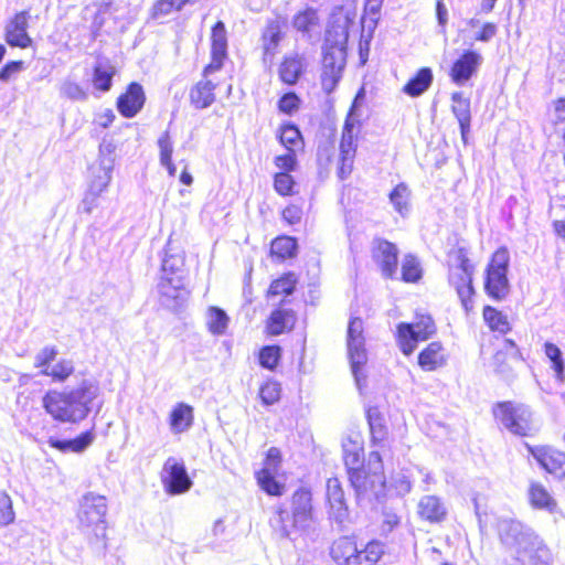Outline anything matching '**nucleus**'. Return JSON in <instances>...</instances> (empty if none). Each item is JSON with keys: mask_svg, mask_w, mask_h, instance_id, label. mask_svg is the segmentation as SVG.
<instances>
[{"mask_svg": "<svg viewBox=\"0 0 565 565\" xmlns=\"http://www.w3.org/2000/svg\"><path fill=\"white\" fill-rule=\"evenodd\" d=\"M113 161L110 159L100 160L98 172L89 185V190L84 196L81 209L83 212L90 214L97 206L99 195L107 189L111 181Z\"/></svg>", "mask_w": 565, "mask_h": 565, "instance_id": "obj_14", "label": "nucleus"}, {"mask_svg": "<svg viewBox=\"0 0 565 565\" xmlns=\"http://www.w3.org/2000/svg\"><path fill=\"white\" fill-rule=\"evenodd\" d=\"M436 332L433 318L417 313L413 323L402 322L397 326V343L405 355H411L419 341H426Z\"/></svg>", "mask_w": 565, "mask_h": 565, "instance_id": "obj_6", "label": "nucleus"}, {"mask_svg": "<svg viewBox=\"0 0 565 565\" xmlns=\"http://www.w3.org/2000/svg\"><path fill=\"white\" fill-rule=\"evenodd\" d=\"M275 473L271 471H259L257 480L260 488L270 495H280L282 493V486L276 481Z\"/></svg>", "mask_w": 565, "mask_h": 565, "instance_id": "obj_48", "label": "nucleus"}, {"mask_svg": "<svg viewBox=\"0 0 565 565\" xmlns=\"http://www.w3.org/2000/svg\"><path fill=\"white\" fill-rule=\"evenodd\" d=\"M311 493L306 489H299L292 497V524L291 526L305 529L311 519ZM289 520V513L286 510H279L275 526H279L282 536L290 535V525L286 523Z\"/></svg>", "mask_w": 565, "mask_h": 565, "instance_id": "obj_11", "label": "nucleus"}, {"mask_svg": "<svg viewBox=\"0 0 565 565\" xmlns=\"http://www.w3.org/2000/svg\"><path fill=\"white\" fill-rule=\"evenodd\" d=\"M302 211L297 205H289L282 211V217L289 224H296L301 220Z\"/></svg>", "mask_w": 565, "mask_h": 565, "instance_id": "obj_63", "label": "nucleus"}, {"mask_svg": "<svg viewBox=\"0 0 565 565\" xmlns=\"http://www.w3.org/2000/svg\"><path fill=\"white\" fill-rule=\"evenodd\" d=\"M354 157L355 156L340 154V167L338 169V175L340 179L344 180L351 174L353 170Z\"/></svg>", "mask_w": 565, "mask_h": 565, "instance_id": "obj_61", "label": "nucleus"}, {"mask_svg": "<svg viewBox=\"0 0 565 565\" xmlns=\"http://www.w3.org/2000/svg\"><path fill=\"white\" fill-rule=\"evenodd\" d=\"M33 439L39 446L47 444L52 448L58 449L62 452H83L95 439L93 431L82 433L78 437L71 440H60L55 437L45 438L44 436L36 433Z\"/></svg>", "mask_w": 565, "mask_h": 565, "instance_id": "obj_19", "label": "nucleus"}, {"mask_svg": "<svg viewBox=\"0 0 565 565\" xmlns=\"http://www.w3.org/2000/svg\"><path fill=\"white\" fill-rule=\"evenodd\" d=\"M160 163H169L172 159L173 142L168 131H164L158 139Z\"/></svg>", "mask_w": 565, "mask_h": 565, "instance_id": "obj_57", "label": "nucleus"}, {"mask_svg": "<svg viewBox=\"0 0 565 565\" xmlns=\"http://www.w3.org/2000/svg\"><path fill=\"white\" fill-rule=\"evenodd\" d=\"M397 247L384 239H377L373 244V257L381 267L385 277L392 278L397 269Z\"/></svg>", "mask_w": 565, "mask_h": 565, "instance_id": "obj_20", "label": "nucleus"}, {"mask_svg": "<svg viewBox=\"0 0 565 565\" xmlns=\"http://www.w3.org/2000/svg\"><path fill=\"white\" fill-rule=\"evenodd\" d=\"M300 100L295 93L285 94L278 102L280 111L291 115L299 108Z\"/></svg>", "mask_w": 565, "mask_h": 565, "instance_id": "obj_59", "label": "nucleus"}, {"mask_svg": "<svg viewBox=\"0 0 565 565\" xmlns=\"http://www.w3.org/2000/svg\"><path fill=\"white\" fill-rule=\"evenodd\" d=\"M509 259V252L500 248L493 254L487 268L484 289L493 299L501 300L509 294L507 277Z\"/></svg>", "mask_w": 565, "mask_h": 565, "instance_id": "obj_10", "label": "nucleus"}, {"mask_svg": "<svg viewBox=\"0 0 565 565\" xmlns=\"http://www.w3.org/2000/svg\"><path fill=\"white\" fill-rule=\"evenodd\" d=\"M529 500L533 508L540 510H546L551 513L557 509L556 500L551 495L547 489L539 483L532 482L529 488Z\"/></svg>", "mask_w": 565, "mask_h": 565, "instance_id": "obj_31", "label": "nucleus"}, {"mask_svg": "<svg viewBox=\"0 0 565 565\" xmlns=\"http://www.w3.org/2000/svg\"><path fill=\"white\" fill-rule=\"evenodd\" d=\"M367 420L370 425L372 439L375 443L383 441L386 436V428L383 424V419L380 413L376 409H370L367 412Z\"/></svg>", "mask_w": 565, "mask_h": 565, "instance_id": "obj_47", "label": "nucleus"}, {"mask_svg": "<svg viewBox=\"0 0 565 565\" xmlns=\"http://www.w3.org/2000/svg\"><path fill=\"white\" fill-rule=\"evenodd\" d=\"M61 96L72 99V100H85L87 98V94L84 88L72 81H64L60 87Z\"/></svg>", "mask_w": 565, "mask_h": 565, "instance_id": "obj_53", "label": "nucleus"}, {"mask_svg": "<svg viewBox=\"0 0 565 565\" xmlns=\"http://www.w3.org/2000/svg\"><path fill=\"white\" fill-rule=\"evenodd\" d=\"M280 394L281 387L276 381H267L259 390V397L263 404L267 406L277 403L280 398Z\"/></svg>", "mask_w": 565, "mask_h": 565, "instance_id": "obj_49", "label": "nucleus"}, {"mask_svg": "<svg viewBox=\"0 0 565 565\" xmlns=\"http://www.w3.org/2000/svg\"><path fill=\"white\" fill-rule=\"evenodd\" d=\"M417 509L419 516L431 523L443 521L447 514L445 504L436 495H424Z\"/></svg>", "mask_w": 565, "mask_h": 565, "instance_id": "obj_27", "label": "nucleus"}, {"mask_svg": "<svg viewBox=\"0 0 565 565\" xmlns=\"http://www.w3.org/2000/svg\"><path fill=\"white\" fill-rule=\"evenodd\" d=\"M482 63V56L475 51H466L450 70V77L456 85L466 84Z\"/></svg>", "mask_w": 565, "mask_h": 565, "instance_id": "obj_18", "label": "nucleus"}, {"mask_svg": "<svg viewBox=\"0 0 565 565\" xmlns=\"http://www.w3.org/2000/svg\"><path fill=\"white\" fill-rule=\"evenodd\" d=\"M355 546L356 543L351 537H340L333 542L330 555L338 565H348L355 553Z\"/></svg>", "mask_w": 565, "mask_h": 565, "instance_id": "obj_35", "label": "nucleus"}, {"mask_svg": "<svg viewBox=\"0 0 565 565\" xmlns=\"http://www.w3.org/2000/svg\"><path fill=\"white\" fill-rule=\"evenodd\" d=\"M345 43L347 35L343 33L334 42L331 41V32L326 36L320 81L327 94L335 89L342 77L347 57Z\"/></svg>", "mask_w": 565, "mask_h": 565, "instance_id": "obj_4", "label": "nucleus"}, {"mask_svg": "<svg viewBox=\"0 0 565 565\" xmlns=\"http://www.w3.org/2000/svg\"><path fill=\"white\" fill-rule=\"evenodd\" d=\"M358 98L359 96L354 99L343 126L340 141V154L355 156L356 138L361 127L360 115L358 114Z\"/></svg>", "mask_w": 565, "mask_h": 565, "instance_id": "obj_17", "label": "nucleus"}, {"mask_svg": "<svg viewBox=\"0 0 565 565\" xmlns=\"http://www.w3.org/2000/svg\"><path fill=\"white\" fill-rule=\"evenodd\" d=\"M499 534L519 565L552 564L550 548L531 527L514 520H505L499 524Z\"/></svg>", "mask_w": 565, "mask_h": 565, "instance_id": "obj_2", "label": "nucleus"}, {"mask_svg": "<svg viewBox=\"0 0 565 565\" xmlns=\"http://www.w3.org/2000/svg\"><path fill=\"white\" fill-rule=\"evenodd\" d=\"M402 277L407 282H415L422 277V268L414 255H406L402 264Z\"/></svg>", "mask_w": 565, "mask_h": 565, "instance_id": "obj_44", "label": "nucleus"}, {"mask_svg": "<svg viewBox=\"0 0 565 565\" xmlns=\"http://www.w3.org/2000/svg\"><path fill=\"white\" fill-rule=\"evenodd\" d=\"M193 407L185 403H178L169 416V426L172 434L188 431L193 425Z\"/></svg>", "mask_w": 565, "mask_h": 565, "instance_id": "obj_26", "label": "nucleus"}, {"mask_svg": "<svg viewBox=\"0 0 565 565\" xmlns=\"http://www.w3.org/2000/svg\"><path fill=\"white\" fill-rule=\"evenodd\" d=\"M327 500L330 505L331 518L338 523H343L348 518V508L344 501V492L338 478L328 479Z\"/></svg>", "mask_w": 565, "mask_h": 565, "instance_id": "obj_22", "label": "nucleus"}, {"mask_svg": "<svg viewBox=\"0 0 565 565\" xmlns=\"http://www.w3.org/2000/svg\"><path fill=\"white\" fill-rule=\"evenodd\" d=\"M348 354L351 362L352 373L355 384L360 392H362L363 381L365 379L362 373V367L367 361V353L365 350V341L363 337V321L360 318H353L348 327Z\"/></svg>", "mask_w": 565, "mask_h": 565, "instance_id": "obj_8", "label": "nucleus"}, {"mask_svg": "<svg viewBox=\"0 0 565 565\" xmlns=\"http://www.w3.org/2000/svg\"><path fill=\"white\" fill-rule=\"evenodd\" d=\"M433 78L431 70L429 67H423L407 82L403 87V92L411 97L420 96L429 88Z\"/></svg>", "mask_w": 565, "mask_h": 565, "instance_id": "obj_34", "label": "nucleus"}, {"mask_svg": "<svg viewBox=\"0 0 565 565\" xmlns=\"http://www.w3.org/2000/svg\"><path fill=\"white\" fill-rule=\"evenodd\" d=\"M22 68V62H10L8 64H6L1 70H0V79L2 82H7L10 79L11 75L14 74V73H18L19 71H21Z\"/></svg>", "mask_w": 565, "mask_h": 565, "instance_id": "obj_64", "label": "nucleus"}, {"mask_svg": "<svg viewBox=\"0 0 565 565\" xmlns=\"http://www.w3.org/2000/svg\"><path fill=\"white\" fill-rule=\"evenodd\" d=\"M274 163L280 172L290 173L297 168V159L295 150H287L285 154L277 156Z\"/></svg>", "mask_w": 565, "mask_h": 565, "instance_id": "obj_56", "label": "nucleus"}, {"mask_svg": "<svg viewBox=\"0 0 565 565\" xmlns=\"http://www.w3.org/2000/svg\"><path fill=\"white\" fill-rule=\"evenodd\" d=\"M280 450L278 448H270L267 452L266 460L264 463V468L260 471H271L277 472L280 465Z\"/></svg>", "mask_w": 565, "mask_h": 565, "instance_id": "obj_60", "label": "nucleus"}, {"mask_svg": "<svg viewBox=\"0 0 565 565\" xmlns=\"http://www.w3.org/2000/svg\"><path fill=\"white\" fill-rule=\"evenodd\" d=\"M483 318L490 329L494 331L507 333L510 330V322L507 316L492 307H486L483 309Z\"/></svg>", "mask_w": 565, "mask_h": 565, "instance_id": "obj_38", "label": "nucleus"}, {"mask_svg": "<svg viewBox=\"0 0 565 565\" xmlns=\"http://www.w3.org/2000/svg\"><path fill=\"white\" fill-rule=\"evenodd\" d=\"M195 0H158L153 6V15H167L173 10H180L186 2H194Z\"/></svg>", "mask_w": 565, "mask_h": 565, "instance_id": "obj_55", "label": "nucleus"}, {"mask_svg": "<svg viewBox=\"0 0 565 565\" xmlns=\"http://www.w3.org/2000/svg\"><path fill=\"white\" fill-rule=\"evenodd\" d=\"M212 47H211V62L204 68V77L206 78L214 72H217L223 66V62L227 55V36L226 29L223 22L218 21L212 29Z\"/></svg>", "mask_w": 565, "mask_h": 565, "instance_id": "obj_16", "label": "nucleus"}, {"mask_svg": "<svg viewBox=\"0 0 565 565\" xmlns=\"http://www.w3.org/2000/svg\"><path fill=\"white\" fill-rule=\"evenodd\" d=\"M214 89L215 84H213L212 81H200L191 89L190 98L192 104L199 109H203L211 106L215 100Z\"/></svg>", "mask_w": 565, "mask_h": 565, "instance_id": "obj_33", "label": "nucleus"}, {"mask_svg": "<svg viewBox=\"0 0 565 565\" xmlns=\"http://www.w3.org/2000/svg\"><path fill=\"white\" fill-rule=\"evenodd\" d=\"M115 67L109 63L99 62L94 70L93 84L102 92H108L111 87V79L115 75Z\"/></svg>", "mask_w": 565, "mask_h": 565, "instance_id": "obj_37", "label": "nucleus"}, {"mask_svg": "<svg viewBox=\"0 0 565 565\" xmlns=\"http://www.w3.org/2000/svg\"><path fill=\"white\" fill-rule=\"evenodd\" d=\"M451 100L452 113L459 122L461 137L465 141L466 136L470 129V100L468 98H465L461 92L452 93Z\"/></svg>", "mask_w": 565, "mask_h": 565, "instance_id": "obj_29", "label": "nucleus"}, {"mask_svg": "<svg viewBox=\"0 0 565 565\" xmlns=\"http://www.w3.org/2000/svg\"><path fill=\"white\" fill-rule=\"evenodd\" d=\"M230 318L226 312L217 307H210L206 316L209 331L214 335H222L228 327Z\"/></svg>", "mask_w": 565, "mask_h": 565, "instance_id": "obj_36", "label": "nucleus"}, {"mask_svg": "<svg viewBox=\"0 0 565 565\" xmlns=\"http://www.w3.org/2000/svg\"><path fill=\"white\" fill-rule=\"evenodd\" d=\"M530 451L537 463L556 477L565 463V454L548 446L531 447Z\"/></svg>", "mask_w": 565, "mask_h": 565, "instance_id": "obj_23", "label": "nucleus"}, {"mask_svg": "<svg viewBox=\"0 0 565 565\" xmlns=\"http://www.w3.org/2000/svg\"><path fill=\"white\" fill-rule=\"evenodd\" d=\"M161 480L166 491L170 494L184 493L192 487L184 463L174 457H169L166 460Z\"/></svg>", "mask_w": 565, "mask_h": 565, "instance_id": "obj_13", "label": "nucleus"}, {"mask_svg": "<svg viewBox=\"0 0 565 565\" xmlns=\"http://www.w3.org/2000/svg\"><path fill=\"white\" fill-rule=\"evenodd\" d=\"M99 392L100 388L95 381L84 380L78 387L70 392L46 393L43 397V407L55 420L78 423L87 417L90 404Z\"/></svg>", "mask_w": 565, "mask_h": 565, "instance_id": "obj_3", "label": "nucleus"}, {"mask_svg": "<svg viewBox=\"0 0 565 565\" xmlns=\"http://www.w3.org/2000/svg\"><path fill=\"white\" fill-rule=\"evenodd\" d=\"M473 266L467 256L459 252L456 257V264L449 268V284L455 288L458 298L468 312L472 308V296L475 289L472 286Z\"/></svg>", "mask_w": 565, "mask_h": 565, "instance_id": "obj_9", "label": "nucleus"}, {"mask_svg": "<svg viewBox=\"0 0 565 565\" xmlns=\"http://www.w3.org/2000/svg\"><path fill=\"white\" fill-rule=\"evenodd\" d=\"M296 276L291 273L284 275L281 278L274 280L269 287L268 296H288L292 294L296 287Z\"/></svg>", "mask_w": 565, "mask_h": 565, "instance_id": "obj_42", "label": "nucleus"}, {"mask_svg": "<svg viewBox=\"0 0 565 565\" xmlns=\"http://www.w3.org/2000/svg\"><path fill=\"white\" fill-rule=\"evenodd\" d=\"M494 417L511 434L527 436L532 427V413L523 404L512 402L499 403L493 409Z\"/></svg>", "mask_w": 565, "mask_h": 565, "instance_id": "obj_7", "label": "nucleus"}, {"mask_svg": "<svg viewBox=\"0 0 565 565\" xmlns=\"http://www.w3.org/2000/svg\"><path fill=\"white\" fill-rule=\"evenodd\" d=\"M280 360V348L278 345H268L259 352V363L263 367L274 370Z\"/></svg>", "mask_w": 565, "mask_h": 565, "instance_id": "obj_51", "label": "nucleus"}, {"mask_svg": "<svg viewBox=\"0 0 565 565\" xmlns=\"http://www.w3.org/2000/svg\"><path fill=\"white\" fill-rule=\"evenodd\" d=\"M57 350L54 347H45L38 352L34 360L35 367L41 370L50 367V363L55 360Z\"/></svg>", "mask_w": 565, "mask_h": 565, "instance_id": "obj_58", "label": "nucleus"}, {"mask_svg": "<svg viewBox=\"0 0 565 565\" xmlns=\"http://www.w3.org/2000/svg\"><path fill=\"white\" fill-rule=\"evenodd\" d=\"M297 243L291 237H278L271 243V253L280 258L291 257L295 254Z\"/></svg>", "mask_w": 565, "mask_h": 565, "instance_id": "obj_46", "label": "nucleus"}, {"mask_svg": "<svg viewBox=\"0 0 565 565\" xmlns=\"http://www.w3.org/2000/svg\"><path fill=\"white\" fill-rule=\"evenodd\" d=\"M318 23V15L315 9L308 8L297 13L294 18L292 24L299 31L307 33L311 26Z\"/></svg>", "mask_w": 565, "mask_h": 565, "instance_id": "obj_45", "label": "nucleus"}, {"mask_svg": "<svg viewBox=\"0 0 565 565\" xmlns=\"http://www.w3.org/2000/svg\"><path fill=\"white\" fill-rule=\"evenodd\" d=\"M390 486L394 488L401 495L408 493L412 488L411 481L404 475H399L396 478H391Z\"/></svg>", "mask_w": 565, "mask_h": 565, "instance_id": "obj_62", "label": "nucleus"}, {"mask_svg": "<svg viewBox=\"0 0 565 565\" xmlns=\"http://www.w3.org/2000/svg\"><path fill=\"white\" fill-rule=\"evenodd\" d=\"M29 11H20L13 15L4 28V40L10 46L26 49L32 44L28 34Z\"/></svg>", "mask_w": 565, "mask_h": 565, "instance_id": "obj_15", "label": "nucleus"}, {"mask_svg": "<svg viewBox=\"0 0 565 565\" xmlns=\"http://www.w3.org/2000/svg\"><path fill=\"white\" fill-rule=\"evenodd\" d=\"M282 24L279 20H271L267 23L263 32V50L265 56H274L282 40Z\"/></svg>", "mask_w": 565, "mask_h": 565, "instance_id": "obj_32", "label": "nucleus"}, {"mask_svg": "<svg viewBox=\"0 0 565 565\" xmlns=\"http://www.w3.org/2000/svg\"><path fill=\"white\" fill-rule=\"evenodd\" d=\"M279 140L287 150H297L302 145L299 129L294 125H285L280 128Z\"/></svg>", "mask_w": 565, "mask_h": 565, "instance_id": "obj_40", "label": "nucleus"}, {"mask_svg": "<svg viewBox=\"0 0 565 565\" xmlns=\"http://www.w3.org/2000/svg\"><path fill=\"white\" fill-rule=\"evenodd\" d=\"M296 316L294 311L287 309H277L271 312L267 320V331L271 335H279L294 328Z\"/></svg>", "mask_w": 565, "mask_h": 565, "instance_id": "obj_30", "label": "nucleus"}, {"mask_svg": "<svg viewBox=\"0 0 565 565\" xmlns=\"http://www.w3.org/2000/svg\"><path fill=\"white\" fill-rule=\"evenodd\" d=\"M384 553L383 544L379 541L369 542L363 548L355 546L348 565H375Z\"/></svg>", "mask_w": 565, "mask_h": 565, "instance_id": "obj_28", "label": "nucleus"}, {"mask_svg": "<svg viewBox=\"0 0 565 565\" xmlns=\"http://www.w3.org/2000/svg\"><path fill=\"white\" fill-rule=\"evenodd\" d=\"M307 67L306 57L303 54L292 52L284 56L279 65V77L288 85H294L298 82Z\"/></svg>", "mask_w": 565, "mask_h": 565, "instance_id": "obj_24", "label": "nucleus"}, {"mask_svg": "<svg viewBox=\"0 0 565 565\" xmlns=\"http://www.w3.org/2000/svg\"><path fill=\"white\" fill-rule=\"evenodd\" d=\"M146 97L141 85L131 83L117 100L118 111L126 118L135 117L142 108Z\"/></svg>", "mask_w": 565, "mask_h": 565, "instance_id": "obj_21", "label": "nucleus"}, {"mask_svg": "<svg viewBox=\"0 0 565 565\" xmlns=\"http://www.w3.org/2000/svg\"><path fill=\"white\" fill-rule=\"evenodd\" d=\"M447 354L440 342L429 343L418 355V364L424 371H435L447 364Z\"/></svg>", "mask_w": 565, "mask_h": 565, "instance_id": "obj_25", "label": "nucleus"}, {"mask_svg": "<svg viewBox=\"0 0 565 565\" xmlns=\"http://www.w3.org/2000/svg\"><path fill=\"white\" fill-rule=\"evenodd\" d=\"M411 192L408 188L401 183L394 188L390 194V201L393 204L396 212L404 215L408 212V201Z\"/></svg>", "mask_w": 565, "mask_h": 565, "instance_id": "obj_41", "label": "nucleus"}, {"mask_svg": "<svg viewBox=\"0 0 565 565\" xmlns=\"http://www.w3.org/2000/svg\"><path fill=\"white\" fill-rule=\"evenodd\" d=\"M544 352H545L546 358L552 363V369L554 370L556 377L559 381H562L564 377L565 365H564L561 349L554 343L546 342L544 344Z\"/></svg>", "mask_w": 565, "mask_h": 565, "instance_id": "obj_43", "label": "nucleus"}, {"mask_svg": "<svg viewBox=\"0 0 565 565\" xmlns=\"http://www.w3.org/2000/svg\"><path fill=\"white\" fill-rule=\"evenodd\" d=\"M74 372V364L71 360L62 359L53 366L41 370V374L51 376L54 381L64 382Z\"/></svg>", "mask_w": 565, "mask_h": 565, "instance_id": "obj_39", "label": "nucleus"}, {"mask_svg": "<svg viewBox=\"0 0 565 565\" xmlns=\"http://www.w3.org/2000/svg\"><path fill=\"white\" fill-rule=\"evenodd\" d=\"M15 513L12 507L11 498L3 491H0V526H7L14 522Z\"/></svg>", "mask_w": 565, "mask_h": 565, "instance_id": "obj_52", "label": "nucleus"}, {"mask_svg": "<svg viewBox=\"0 0 565 565\" xmlns=\"http://www.w3.org/2000/svg\"><path fill=\"white\" fill-rule=\"evenodd\" d=\"M107 500L104 495L88 492L79 501L77 518L81 527L97 539L106 536Z\"/></svg>", "mask_w": 565, "mask_h": 565, "instance_id": "obj_5", "label": "nucleus"}, {"mask_svg": "<svg viewBox=\"0 0 565 565\" xmlns=\"http://www.w3.org/2000/svg\"><path fill=\"white\" fill-rule=\"evenodd\" d=\"M363 446L358 440L348 439L343 443V459L348 475L359 500L373 498L380 500L386 489L382 458L377 451L369 455L367 466H363Z\"/></svg>", "mask_w": 565, "mask_h": 565, "instance_id": "obj_1", "label": "nucleus"}, {"mask_svg": "<svg viewBox=\"0 0 565 565\" xmlns=\"http://www.w3.org/2000/svg\"><path fill=\"white\" fill-rule=\"evenodd\" d=\"M161 276H183V258L179 255H167L162 260Z\"/></svg>", "mask_w": 565, "mask_h": 565, "instance_id": "obj_50", "label": "nucleus"}, {"mask_svg": "<svg viewBox=\"0 0 565 565\" xmlns=\"http://www.w3.org/2000/svg\"><path fill=\"white\" fill-rule=\"evenodd\" d=\"M158 299L162 307L171 311L180 310L189 298L184 277L160 276L157 285Z\"/></svg>", "mask_w": 565, "mask_h": 565, "instance_id": "obj_12", "label": "nucleus"}, {"mask_svg": "<svg viewBox=\"0 0 565 565\" xmlns=\"http://www.w3.org/2000/svg\"><path fill=\"white\" fill-rule=\"evenodd\" d=\"M274 188L280 195L294 194L295 180L287 172H277L274 178Z\"/></svg>", "mask_w": 565, "mask_h": 565, "instance_id": "obj_54", "label": "nucleus"}]
</instances>
